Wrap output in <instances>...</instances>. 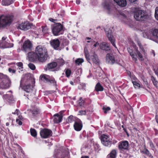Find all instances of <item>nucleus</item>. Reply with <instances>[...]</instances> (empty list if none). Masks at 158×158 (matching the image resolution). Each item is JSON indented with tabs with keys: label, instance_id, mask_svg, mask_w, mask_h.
Segmentation results:
<instances>
[{
	"label": "nucleus",
	"instance_id": "4c0bfd02",
	"mask_svg": "<svg viewBox=\"0 0 158 158\" xmlns=\"http://www.w3.org/2000/svg\"><path fill=\"white\" fill-rule=\"evenodd\" d=\"M151 78H152V82L153 83L154 85L155 86H156V88H158V86H157V84L158 83V82L157 81H156V79L154 77L152 76L151 77Z\"/></svg>",
	"mask_w": 158,
	"mask_h": 158
},
{
	"label": "nucleus",
	"instance_id": "20e7f679",
	"mask_svg": "<svg viewBox=\"0 0 158 158\" xmlns=\"http://www.w3.org/2000/svg\"><path fill=\"white\" fill-rule=\"evenodd\" d=\"M13 17L10 15L0 16V27L9 26L12 21Z\"/></svg>",
	"mask_w": 158,
	"mask_h": 158
},
{
	"label": "nucleus",
	"instance_id": "0e129e2a",
	"mask_svg": "<svg viewBox=\"0 0 158 158\" xmlns=\"http://www.w3.org/2000/svg\"><path fill=\"white\" fill-rule=\"evenodd\" d=\"M76 3L77 4H79L80 2V0H76Z\"/></svg>",
	"mask_w": 158,
	"mask_h": 158
},
{
	"label": "nucleus",
	"instance_id": "ddd939ff",
	"mask_svg": "<svg viewBox=\"0 0 158 158\" xmlns=\"http://www.w3.org/2000/svg\"><path fill=\"white\" fill-rule=\"evenodd\" d=\"M106 61L108 63L113 64L115 63H117L114 56L109 53H107L106 56Z\"/></svg>",
	"mask_w": 158,
	"mask_h": 158
},
{
	"label": "nucleus",
	"instance_id": "864d4df0",
	"mask_svg": "<svg viewBox=\"0 0 158 158\" xmlns=\"http://www.w3.org/2000/svg\"><path fill=\"white\" fill-rule=\"evenodd\" d=\"M16 122L17 123H18L20 125H21L22 124V122L20 120H19L18 119H16Z\"/></svg>",
	"mask_w": 158,
	"mask_h": 158
},
{
	"label": "nucleus",
	"instance_id": "412c9836",
	"mask_svg": "<svg viewBox=\"0 0 158 158\" xmlns=\"http://www.w3.org/2000/svg\"><path fill=\"white\" fill-rule=\"evenodd\" d=\"M57 65V63L56 62H53L48 64L46 66V70H49L51 69H54Z\"/></svg>",
	"mask_w": 158,
	"mask_h": 158
},
{
	"label": "nucleus",
	"instance_id": "7c9ffc66",
	"mask_svg": "<svg viewBox=\"0 0 158 158\" xmlns=\"http://www.w3.org/2000/svg\"><path fill=\"white\" fill-rule=\"evenodd\" d=\"M30 132L31 135L33 137H35L37 135V133L36 130L34 129L31 128L30 129Z\"/></svg>",
	"mask_w": 158,
	"mask_h": 158
},
{
	"label": "nucleus",
	"instance_id": "1a4fd4ad",
	"mask_svg": "<svg viewBox=\"0 0 158 158\" xmlns=\"http://www.w3.org/2000/svg\"><path fill=\"white\" fill-rule=\"evenodd\" d=\"M52 131L47 129H44L40 131V135L43 138H46L52 135Z\"/></svg>",
	"mask_w": 158,
	"mask_h": 158
},
{
	"label": "nucleus",
	"instance_id": "58836bf2",
	"mask_svg": "<svg viewBox=\"0 0 158 158\" xmlns=\"http://www.w3.org/2000/svg\"><path fill=\"white\" fill-rule=\"evenodd\" d=\"M131 56L132 57V60L135 62H136L137 61V58L136 57V55L134 52L133 53H131Z\"/></svg>",
	"mask_w": 158,
	"mask_h": 158
},
{
	"label": "nucleus",
	"instance_id": "a19ab883",
	"mask_svg": "<svg viewBox=\"0 0 158 158\" xmlns=\"http://www.w3.org/2000/svg\"><path fill=\"white\" fill-rule=\"evenodd\" d=\"M57 62V65L60 66L63 64L64 63V60L62 59H58Z\"/></svg>",
	"mask_w": 158,
	"mask_h": 158
},
{
	"label": "nucleus",
	"instance_id": "a878e982",
	"mask_svg": "<svg viewBox=\"0 0 158 158\" xmlns=\"http://www.w3.org/2000/svg\"><path fill=\"white\" fill-rule=\"evenodd\" d=\"M116 3L119 6L122 7H124L127 5V2L126 0H119Z\"/></svg>",
	"mask_w": 158,
	"mask_h": 158
},
{
	"label": "nucleus",
	"instance_id": "6ab92c4d",
	"mask_svg": "<svg viewBox=\"0 0 158 158\" xmlns=\"http://www.w3.org/2000/svg\"><path fill=\"white\" fill-rule=\"evenodd\" d=\"M33 88V86L31 85V84L30 83L23 86L22 89L27 93H31L32 92Z\"/></svg>",
	"mask_w": 158,
	"mask_h": 158
},
{
	"label": "nucleus",
	"instance_id": "09e8293b",
	"mask_svg": "<svg viewBox=\"0 0 158 158\" xmlns=\"http://www.w3.org/2000/svg\"><path fill=\"white\" fill-rule=\"evenodd\" d=\"M71 73V71L69 69H67L65 72V74L67 77H69L70 76Z\"/></svg>",
	"mask_w": 158,
	"mask_h": 158
},
{
	"label": "nucleus",
	"instance_id": "39448f33",
	"mask_svg": "<svg viewBox=\"0 0 158 158\" xmlns=\"http://www.w3.org/2000/svg\"><path fill=\"white\" fill-rule=\"evenodd\" d=\"M52 31L54 35L57 36L63 33V26L60 23L53 24L52 28Z\"/></svg>",
	"mask_w": 158,
	"mask_h": 158
},
{
	"label": "nucleus",
	"instance_id": "4d7b16f0",
	"mask_svg": "<svg viewBox=\"0 0 158 158\" xmlns=\"http://www.w3.org/2000/svg\"><path fill=\"white\" fill-rule=\"evenodd\" d=\"M141 49V51L143 52H145V50L143 48V46H142V45L141 46V47H139Z\"/></svg>",
	"mask_w": 158,
	"mask_h": 158
},
{
	"label": "nucleus",
	"instance_id": "c9c22d12",
	"mask_svg": "<svg viewBox=\"0 0 158 158\" xmlns=\"http://www.w3.org/2000/svg\"><path fill=\"white\" fill-rule=\"evenodd\" d=\"M121 16L122 18L123 19V21L125 22H127L128 20V18L124 13H122L121 14Z\"/></svg>",
	"mask_w": 158,
	"mask_h": 158
},
{
	"label": "nucleus",
	"instance_id": "c756f323",
	"mask_svg": "<svg viewBox=\"0 0 158 158\" xmlns=\"http://www.w3.org/2000/svg\"><path fill=\"white\" fill-rule=\"evenodd\" d=\"M152 35L155 38L158 39V29L154 30L152 32Z\"/></svg>",
	"mask_w": 158,
	"mask_h": 158
},
{
	"label": "nucleus",
	"instance_id": "603ef678",
	"mask_svg": "<svg viewBox=\"0 0 158 158\" xmlns=\"http://www.w3.org/2000/svg\"><path fill=\"white\" fill-rule=\"evenodd\" d=\"M79 112L81 115H85L86 114V111L85 110L80 111Z\"/></svg>",
	"mask_w": 158,
	"mask_h": 158
},
{
	"label": "nucleus",
	"instance_id": "aec40b11",
	"mask_svg": "<svg viewBox=\"0 0 158 158\" xmlns=\"http://www.w3.org/2000/svg\"><path fill=\"white\" fill-rule=\"evenodd\" d=\"M10 44L7 41H0V48H5L10 47Z\"/></svg>",
	"mask_w": 158,
	"mask_h": 158
},
{
	"label": "nucleus",
	"instance_id": "72a5a7b5",
	"mask_svg": "<svg viewBox=\"0 0 158 158\" xmlns=\"http://www.w3.org/2000/svg\"><path fill=\"white\" fill-rule=\"evenodd\" d=\"M136 53L138 56L139 60L141 61L143 60V56L141 53L138 50L136 51Z\"/></svg>",
	"mask_w": 158,
	"mask_h": 158
},
{
	"label": "nucleus",
	"instance_id": "5701e85b",
	"mask_svg": "<svg viewBox=\"0 0 158 158\" xmlns=\"http://www.w3.org/2000/svg\"><path fill=\"white\" fill-rule=\"evenodd\" d=\"M93 62L96 64H98L99 62V60L98 58L97 55L96 54H94L92 56V58Z\"/></svg>",
	"mask_w": 158,
	"mask_h": 158
},
{
	"label": "nucleus",
	"instance_id": "6e6552de",
	"mask_svg": "<svg viewBox=\"0 0 158 158\" xmlns=\"http://www.w3.org/2000/svg\"><path fill=\"white\" fill-rule=\"evenodd\" d=\"M101 140L102 143L105 146H108L111 144V141L108 136L104 134L102 135L101 136Z\"/></svg>",
	"mask_w": 158,
	"mask_h": 158
},
{
	"label": "nucleus",
	"instance_id": "f704fd0d",
	"mask_svg": "<svg viewBox=\"0 0 158 158\" xmlns=\"http://www.w3.org/2000/svg\"><path fill=\"white\" fill-rule=\"evenodd\" d=\"M64 13V11H63L62 14H60V15L59 14L56 13L55 14V18L57 19H60V18H62L63 17Z\"/></svg>",
	"mask_w": 158,
	"mask_h": 158
},
{
	"label": "nucleus",
	"instance_id": "423d86ee",
	"mask_svg": "<svg viewBox=\"0 0 158 158\" xmlns=\"http://www.w3.org/2000/svg\"><path fill=\"white\" fill-rule=\"evenodd\" d=\"M32 44L29 40L25 41L22 48V50L25 52H28L32 50Z\"/></svg>",
	"mask_w": 158,
	"mask_h": 158
},
{
	"label": "nucleus",
	"instance_id": "b1692460",
	"mask_svg": "<svg viewBox=\"0 0 158 158\" xmlns=\"http://www.w3.org/2000/svg\"><path fill=\"white\" fill-rule=\"evenodd\" d=\"M31 111L32 114L34 116L40 113L39 110L36 107L32 108L31 110Z\"/></svg>",
	"mask_w": 158,
	"mask_h": 158
},
{
	"label": "nucleus",
	"instance_id": "f03ea898",
	"mask_svg": "<svg viewBox=\"0 0 158 158\" xmlns=\"http://www.w3.org/2000/svg\"><path fill=\"white\" fill-rule=\"evenodd\" d=\"M134 17L137 20H144L148 17L146 12L139 8H135L134 10Z\"/></svg>",
	"mask_w": 158,
	"mask_h": 158
},
{
	"label": "nucleus",
	"instance_id": "bb28decb",
	"mask_svg": "<svg viewBox=\"0 0 158 158\" xmlns=\"http://www.w3.org/2000/svg\"><path fill=\"white\" fill-rule=\"evenodd\" d=\"M13 3L11 0H2V4L5 6L9 5Z\"/></svg>",
	"mask_w": 158,
	"mask_h": 158
},
{
	"label": "nucleus",
	"instance_id": "5fc2aeb1",
	"mask_svg": "<svg viewBox=\"0 0 158 158\" xmlns=\"http://www.w3.org/2000/svg\"><path fill=\"white\" fill-rule=\"evenodd\" d=\"M143 152L148 155L149 153V152L147 149L144 150L143 151Z\"/></svg>",
	"mask_w": 158,
	"mask_h": 158
},
{
	"label": "nucleus",
	"instance_id": "bf43d9fd",
	"mask_svg": "<svg viewBox=\"0 0 158 158\" xmlns=\"http://www.w3.org/2000/svg\"><path fill=\"white\" fill-rule=\"evenodd\" d=\"M18 112L19 111L16 109L15 111V112L14 113L13 112L12 113L14 114H17V115H18L19 114Z\"/></svg>",
	"mask_w": 158,
	"mask_h": 158
},
{
	"label": "nucleus",
	"instance_id": "4468645a",
	"mask_svg": "<svg viewBox=\"0 0 158 158\" xmlns=\"http://www.w3.org/2000/svg\"><path fill=\"white\" fill-rule=\"evenodd\" d=\"M50 43L51 45L54 49L58 50L60 44V41L58 39L52 40Z\"/></svg>",
	"mask_w": 158,
	"mask_h": 158
},
{
	"label": "nucleus",
	"instance_id": "052dcab7",
	"mask_svg": "<svg viewBox=\"0 0 158 158\" xmlns=\"http://www.w3.org/2000/svg\"><path fill=\"white\" fill-rule=\"evenodd\" d=\"M155 73L158 76V69L156 70L154 69Z\"/></svg>",
	"mask_w": 158,
	"mask_h": 158
},
{
	"label": "nucleus",
	"instance_id": "473e14b6",
	"mask_svg": "<svg viewBox=\"0 0 158 158\" xmlns=\"http://www.w3.org/2000/svg\"><path fill=\"white\" fill-rule=\"evenodd\" d=\"M84 62V60L82 58H78L75 61L76 64L78 65L81 64V63Z\"/></svg>",
	"mask_w": 158,
	"mask_h": 158
},
{
	"label": "nucleus",
	"instance_id": "2eb2a0df",
	"mask_svg": "<svg viewBox=\"0 0 158 158\" xmlns=\"http://www.w3.org/2000/svg\"><path fill=\"white\" fill-rule=\"evenodd\" d=\"M54 116L55 117L53 120L54 123H58L61 121L63 118L62 114V113H59L55 114L54 115Z\"/></svg>",
	"mask_w": 158,
	"mask_h": 158
},
{
	"label": "nucleus",
	"instance_id": "c85d7f7f",
	"mask_svg": "<svg viewBox=\"0 0 158 158\" xmlns=\"http://www.w3.org/2000/svg\"><path fill=\"white\" fill-rule=\"evenodd\" d=\"M84 52L86 58L88 62H89V60H90V59L89 58V53L88 50L86 47H85L84 48Z\"/></svg>",
	"mask_w": 158,
	"mask_h": 158
},
{
	"label": "nucleus",
	"instance_id": "37998d69",
	"mask_svg": "<svg viewBox=\"0 0 158 158\" xmlns=\"http://www.w3.org/2000/svg\"><path fill=\"white\" fill-rule=\"evenodd\" d=\"M3 97L5 99L9 100L11 98L12 96L10 94H5L3 95Z\"/></svg>",
	"mask_w": 158,
	"mask_h": 158
},
{
	"label": "nucleus",
	"instance_id": "49530a36",
	"mask_svg": "<svg viewBox=\"0 0 158 158\" xmlns=\"http://www.w3.org/2000/svg\"><path fill=\"white\" fill-rule=\"evenodd\" d=\"M17 66L18 67H20L19 69H22L23 68V64L22 62H20L17 63L16 64Z\"/></svg>",
	"mask_w": 158,
	"mask_h": 158
},
{
	"label": "nucleus",
	"instance_id": "338daca9",
	"mask_svg": "<svg viewBox=\"0 0 158 158\" xmlns=\"http://www.w3.org/2000/svg\"><path fill=\"white\" fill-rule=\"evenodd\" d=\"M156 119L157 122L158 123V115L156 116Z\"/></svg>",
	"mask_w": 158,
	"mask_h": 158
},
{
	"label": "nucleus",
	"instance_id": "9b49d317",
	"mask_svg": "<svg viewBox=\"0 0 158 158\" xmlns=\"http://www.w3.org/2000/svg\"><path fill=\"white\" fill-rule=\"evenodd\" d=\"M105 31L109 40L111 42L115 48H116V46L115 44V40L113 36L112 35L111 31L110 30H108V31L105 30Z\"/></svg>",
	"mask_w": 158,
	"mask_h": 158
},
{
	"label": "nucleus",
	"instance_id": "9d476101",
	"mask_svg": "<svg viewBox=\"0 0 158 158\" xmlns=\"http://www.w3.org/2000/svg\"><path fill=\"white\" fill-rule=\"evenodd\" d=\"M27 59L31 62H34L38 60V56L35 52H29L27 53Z\"/></svg>",
	"mask_w": 158,
	"mask_h": 158
},
{
	"label": "nucleus",
	"instance_id": "2f4dec72",
	"mask_svg": "<svg viewBox=\"0 0 158 158\" xmlns=\"http://www.w3.org/2000/svg\"><path fill=\"white\" fill-rule=\"evenodd\" d=\"M42 31L43 35H44L48 33V29L46 26L42 27Z\"/></svg>",
	"mask_w": 158,
	"mask_h": 158
},
{
	"label": "nucleus",
	"instance_id": "774afa93",
	"mask_svg": "<svg viewBox=\"0 0 158 158\" xmlns=\"http://www.w3.org/2000/svg\"><path fill=\"white\" fill-rule=\"evenodd\" d=\"M81 158H89V157L88 156H82Z\"/></svg>",
	"mask_w": 158,
	"mask_h": 158
},
{
	"label": "nucleus",
	"instance_id": "3c124183",
	"mask_svg": "<svg viewBox=\"0 0 158 158\" xmlns=\"http://www.w3.org/2000/svg\"><path fill=\"white\" fill-rule=\"evenodd\" d=\"M73 119V116H69L68 119V121L69 123H71Z\"/></svg>",
	"mask_w": 158,
	"mask_h": 158
},
{
	"label": "nucleus",
	"instance_id": "e433bc0d",
	"mask_svg": "<svg viewBox=\"0 0 158 158\" xmlns=\"http://www.w3.org/2000/svg\"><path fill=\"white\" fill-rule=\"evenodd\" d=\"M86 40H89L87 41L88 43H90L91 45H93L94 43H95V41L92 39L91 38L87 37L86 38Z\"/></svg>",
	"mask_w": 158,
	"mask_h": 158
},
{
	"label": "nucleus",
	"instance_id": "c03bdc74",
	"mask_svg": "<svg viewBox=\"0 0 158 158\" xmlns=\"http://www.w3.org/2000/svg\"><path fill=\"white\" fill-rule=\"evenodd\" d=\"M103 110H104V112L105 114L107 113L110 110V107H103Z\"/></svg>",
	"mask_w": 158,
	"mask_h": 158
},
{
	"label": "nucleus",
	"instance_id": "6e6d98bb",
	"mask_svg": "<svg viewBox=\"0 0 158 158\" xmlns=\"http://www.w3.org/2000/svg\"><path fill=\"white\" fill-rule=\"evenodd\" d=\"M128 51L130 55H131V53H134L132 50H131L130 48L128 49Z\"/></svg>",
	"mask_w": 158,
	"mask_h": 158
},
{
	"label": "nucleus",
	"instance_id": "a211bd4d",
	"mask_svg": "<svg viewBox=\"0 0 158 158\" xmlns=\"http://www.w3.org/2000/svg\"><path fill=\"white\" fill-rule=\"evenodd\" d=\"M99 47L101 49L106 51H109L110 49L108 44L106 42H103L100 44Z\"/></svg>",
	"mask_w": 158,
	"mask_h": 158
},
{
	"label": "nucleus",
	"instance_id": "f257e3e1",
	"mask_svg": "<svg viewBox=\"0 0 158 158\" xmlns=\"http://www.w3.org/2000/svg\"><path fill=\"white\" fill-rule=\"evenodd\" d=\"M35 53L40 62H44L47 59L48 56L47 51L45 47L41 45L37 46L35 49Z\"/></svg>",
	"mask_w": 158,
	"mask_h": 158
},
{
	"label": "nucleus",
	"instance_id": "393cba45",
	"mask_svg": "<svg viewBox=\"0 0 158 158\" xmlns=\"http://www.w3.org/2000/svg\"><path fill=\"white\" fill-rule=\"evenodd\" d=\"M95 89L97 92L99 91H101L103 90L104 88L100 83H98L96 85Z\"/></svg>",
	"mask_w": 158,
	"mask_h": 158
},
{
	"label": "nucleus",
	"instance_id": "dca6fc26",
	"mask_svg": "<svg viewBox=\"0 0 158 158\" xmlns=\"http://www.w3.org/2000/svg\"><path fill=\"white\" fill-rule=\"evenodd\" d=\"M129 143L127 141H122L119 143L118 148L120 150L127 149L128 148Z\"/></svg>",
	"mask_w": 158,
	"mask_h": 158
},
{
	"label": "nucleus",
	"instance_id": "69168bd1",
	"mask_svg": "<svg viewBox=\"0 0 158 158\" xmlns=\"http://www.w3.org/2000/svg\"><path fill=\"white\" fill-rule=\"evenodd\" d=\"M6 37H3L2 38V40L1 41H5V40L6 39Z\"/></svg>",
	"mask_w": 158,
	"mask_h": 158
},
{
	"label": "nucleus",
	"instance_id": "0eeeda50",
	"mask_svg": "<svg viewBox=\"0 0 158 158\" xmlns=\"http://www.w3.org/2000/svg\"><path fill=\"white\" fill-rule=\"evenodd\" d=\"M32 24L28 22L27 21L19 24L17 27L18 29H20L22 30L26 31L30 29Z\"/></svg>",
	"mask_w": 158,
	"mask_h": 158
},
{
	"label": "nucleus",
	"instance_id": "680f3d73",
	"mask_svg": "<svg viewBox=\"0 0 158 158\" xmlns=\"http://www.w3.org/2000/svg\"><path fill=\"white\" fill-rule=\"evenodd\" d=\"M99 45V43L98 42H97L95 44H94V47H96L97 45Z\"/></svg>",
	"mask_w": 158,
	"mask_h": 158
},
{
	"label": "nucleus",
	"instance_id": "de8ad7c7",
	"mask_svg": "<svg viewBox=\"0 0 158 158\" xmlns=\"http://www.w3.org/2000/svg\"><path fill=\"white\" fill-rule=\"evenodd\" d=\"M133 84L135 88L139 87H140V84L136 82H133Z\"/></svg>",
	"mask_w": 158,
	"mask_h": 158
},
{
	"label": "nucleus",
	"instance_id": "f8f14e48",
	"mask_svg": "<svg viewBox=\"0 0 158 158\" xmlns=\"http://www.w3.org/2000/svg\"><path fill=\"white\" fill-rule=\"evenodd\" d=\"M40 80L44 82L50 83H54L55 82V80L54 79L50 80L49 76L47 75H41L40 76Z\"/></svg>",
	"mask_w": 158,
	"mask_h": 158
},
{
	"label": "nucleus",
	"instance_id": "ea45409f",
	"mask_svg": "<svg viewBox=\"0 0 158 158\" xmlns=\"http://www.w3.org/2000/svg\"><path fill=\"white\" fill-rule=\"evenodd\" d=\"M84 103V101L83 100L82 98H80L79 100L77 101L78 105L80 106H81L83 105Z\"/></svg>",
	"mask_w": 158,
	"mask_h": 158
},
{
	"label": "nucleus",
	"instance_id": "f3484780",
	"mask_svg": "<svg viewBox=\"0 0 158 158\" xmlns=\"http://www.w3.org/2000/svg\"><path fill=\"white\" fill-rule=\"evenodd\" d=\"M73 126L75 130L77 131H80L82 127V123L80 121L75 122Z\"/></svg>",
	"mask_w": 158,
	"mask_h": 158
},
{
	"label": "nucleus",
	"instance_id": "a18cd8bd",
	"mask_svg": "<svg viewBox=\"0 0 158 158\" xmlns=\"http://www.w3.org/2000/svg\"><path fill=\"white\" fill-rule=\"evenodd\" d=\"M155 16L156 19L158 20V7L155 9Z\"/></svg>",
	"mask_w": 158,
	"mask_h": 158
},
{
	"label": "nucleus",
	"instance_id": "13d9d810",
	"mask_svg": "<svg viewBox=\"0 0 158 158\" xmlns=\"http://www.w3.org/2000/svg\"><path fill=\"white\" fill-rule=\"evenodd\" d=\"M137 43H138V44L139 46V47H141V46L142 45L141 44V43L140 42V41H137Z\"/></svg>",
	"mask_w": 158,
	"mask_h": 158
},
{
	"label": "nucleus",
	"instance_id": "4be33fe9",
	"mask_svg": "<svg viewBox=\"0 0 158 158\" xmlns=\"http://www.w3.org/2000/svg\"><path fill=\"white\" fill-rule=\"evenodd\" d=\"M116 151L115 150H113L108 155L107 157V158H116Z\"/></svg>",
	"mask_w": 158,
	"mask_h": 158
},
{
	"label": "nucleus",
	"instance_id": "e2e57ef3",
	"mask_svg": "<svg viewBox=\"0 0 158 158\" xmlns=\"http://www.w3.org/2000/svg\"><path fill=\"white\" fill-rule=\"evenodd\" d=\"M49 20L50 21H51L52 22H53V23H55V22H54V19H52V18H50L49 19Z\"/></svg>",
	"mask_w": 158,
	"mask_h": 158
},
{
	"label": "nucleus",
	"instance_id": "7ed1b4c3",
	"mask_svg": "<svg viewBox=\"0 0 158 158\" xmlns=\"http://www.w3.org/2000/svg\"><path fill=\"white\" fill-rule=\"evenodd\" d=\"M2 77L0 78V88L6 89L9 88L11 82L9 77L6 75L0 74Z\"/></svg>",
	"mask_w": 158,
	"mask_h": 158
},
{
	"label": "nucleus",
	"instance_id": "8fccbe9b",
	"mask_svg": "<svg viewBox=\"0 0 158 158\" xmlns=\"http://www.w3.org/2000/svg\"><path fill=\"white\" fill-rule=\"evenodd\" d=\"M8 71L9 72L11 73H15L16 71L15 70L12 69V68H10L8 69Z\"/></svg>",
	"mask_w": 158,
	"mask_h": 158
},
{
	"label": "nucleus",
	"instance_id": "79ce46f5",
	"mask_svg": "<svg viewBox=\"0 0 158 158\" xmlns=\"http://www.w3.org/2000/svg\"><path fill=\"white\" fill-rule=\"evenodd\" d=\"M29 67L32 70H34L35 69V66L33 64L30 63L28 64Z\"/></svg>",
	"mask_w": 158,
	"mask_h": 158
},
{
	"label": "nucleus",
	"instance_id": "cd10ccee",
	"mask_svg": "<svg viewBox=\"0 0 158 158\" xmlns=\"http://www.w3.org/2000/svg\"><path fill=\"white\" fill-rule=\"evenodd\" d=\"M106 2H105L103 4L102 6L103 7L106 9L109 10L110 9V6L109 3H108V2L107 1H108V0H105Z\"/></svg>",
	"mask_w": 158,
	"mask_h": 158
}]
</instances>
